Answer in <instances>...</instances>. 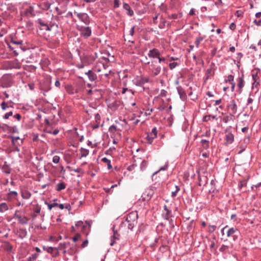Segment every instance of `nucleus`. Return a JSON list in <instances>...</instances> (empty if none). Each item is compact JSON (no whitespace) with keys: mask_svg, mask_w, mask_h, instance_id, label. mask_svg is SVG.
Masks as SVG:
<instances>
[{"mask_svg":"<svg viewBox=\"0 0 261 261\" xmlns=\"http://www.w3.org/2000/svg\"><path fill=\"white\" fill-rule=\"evenodd\" d=\"M138 214L136 212L129 213L126 217L125 225H127L129 229L132 230L137 224Z\"/></svg>","mask_w":261,"mask_h":261,"instance_id":"f257e3e1","label":"nucleus"},{"mask_svg":"<svg viewBox=\"0 0 261 261\" xmlns=\"http://www.w3.org/2000/svg\"><path fill=\"white\" fill-rule=\"evenodd\" d=\"M146 64L149 65L148 71L152 77L158 76L161 71V67L156 64V62L152 61L151 62H147Z\"/></svg>","mask_w":261,"mask_h":261,"instance_id":"f03ea898","label":"nucleus"},{"mask_svg":"<svg viewBox=\"0 0 261 261\" xmlns=\"http://www.w3.org/2000/svg\"><path fill=\"white\" fill-rule=\"evenodd\" d=\"M77 29L80 32L81 36L85 38H88L91 35L92 31L89 27L77 25Z\"/></svg>","mask_w":261,"mask_h":261,"instance_id":"7ed1b4c3","label":"nucleus"},{"mask_svg":"<svg viewBox=\"0 0 261 261\" xmlns=\"http://www.w3.org/2000/svg\"><path fill=\"white\" fill-rule=\"evenodd\" d=\"M157 133L158 131L156 128L155 127H153L151 132L149 133L146 137L148 143L150 144L153 143L154 139L157 137Z\"/></svg>","mask_w":261,"mask_h":261,"instance_id":"20e7f679","label":"nucleus"},{"mask_svg":"<svg viewBox=\"0 0 261 261\" xmlns=\"http://www.w3.org/2000/svg\"><path fill=\"white\" fill-rule=\"evenodd\" d=\"M36 22L39 24L40 26V29L47 31H51V27H50L48 23L46 22L45 20H43L41 18H38L36 20Z\"/></svg>","mask_w":261,"mask_h":261,"instance_id":"39448f33","label":"nucleus"},{"mask_svg":"<svg viewBox=\"0 0 261 261\" xmlns=\"http://www.w3.org/2000/svg\"><path fill=\"white\" fill-rule=\"evenodd\" d=\"M74 14H76L79 19L81 21L83 22L86 25H87L90 23V18L87 14L85 13H79L76 12H74Z\"/></svg>","mask_w":261,"mask_h":261,"instance_id":"423d86ee","label":"nucleus"},{"mask_svg":"<svg viewBox=\"0 0 261 261\" xmlns=\"http://www.w3.org/2000/svg\"><path fill=\"white\" fill-rule=\"evenodd\" d=\"M227 108L228 111L229 112V114H231L233 115L236 114L237 112L238 107L234 100H232L230 101V103H228L227 105Z\"/></svg>","mask_w":261,"mask_h":261,"instance_id":"0eeeda50","label":"nucleus"},{"mask_svg":"<svg viewBox=\"0 0 261 261\" xmlns=\"http://www.w3.org/2000/svg\"><path fill=\"white\" fill-rule=\"evenodd\" d=\"M148 56L150 58H156L159 57L160 55H161L160 52L156 48H153L152 49H150L147 54Z\"/></svg>","mask_w":261,"mask_h":261,"instance_id":"6e6552de","label":"nucleus"},{"mask_svg":"<svg viewBox=\"0 0 261 261\" xmlns=\"http://www.w3.org/2000/svg\"><path fill=\"white\" fill-rule=\"evenodd\" d=\"M176 89L180 98L183 101L186 100L187 98V96L184 89L181 86L177 87Z\"/></svg>","mask_w":261,"mask_h":261,"instance_id":"1a4fd4ad","label":"nucleus"},{"mask_svg":"<svg viewBox=\"0 0 261 261\" xmlns=\"http://www.w3.org/2000/svg\"><path fill=\"white\" fill-rule=\"evenodd\" d=\"M148 82L149 80L148 78L141 77L140 78L136 80L134 82V83L137 86H141L144 84L148 83Z\"/></svg>","mask_w":261,"mask_h":261,"instance_id":"9d476101","label":"nucleus"},{"mask_svg":"<svg viewBox=\"0 0 261 261\" xmlns=\"http://www.w3.org/2000/svg\"><path fill=\"white\" fill-rule=\"evenodd\" d=\"M112 229H113V234L111 237V241L110 243L111 246H113L115 241L117 240H119V234L117 233V231L115 230L114 226H113V227H112Z\"/></svg>","mask_w":261,"mask_h":261,"instance_id":"9b49d317","label":"nucleus"},{"mask_svg":"<svg viewBox=\"0 0 261 261\" xmlns=\"http://www.w3.org/2000/svg\"><path fill=\"white\" fill-rule=\"evenodd\" d=\"M225 140L226 141L225 144L226 145L231 144L234 141L233 135L230 132L227 133L225 135Z\"/></svg>","mask_w":261,"mask_h":261,"instance_id":"f8f14e48","label":"nucleus"},{"mask_svg":"<svg viewBox=\"0 0 261 261\" xmlns=\"http://www.w3.org/2000/svg\"><path fill=\"white\" fill-rule=\"evenodd\" d=\"M171 211L169 210L166 205L164 206V212L163 213V216L166 220H168L171 216Z\"/></svg>","mask_w":261,"mask_h":261,"instance_id":"ddd939ff","label":"nucleus"},{"mask_svg":"<svg viewBox=\"0 0 261 261\" xmlns=\"http://www.w3.org/2000/svg\"><path fill=\"white\" fill-rule=\"evenodd\" d=\"M85 74L88 75L89 80L92 82L94 81L97 79L96 74L91 70H89L88 72H86Z\"/></svg>","mask_w":261,"mask_h":261,"instance_id":"4468645a","label":"nucleus"},{"mask_svg":"<svg viewBox=\"0 0 261 261\" xmlns=\"http://www.w3.org/2000/svg\"><path fill=\"white\" fill-rule=\"evenodd\" d=\"M123 8L124 10L127 11V14L129 16H132L134 15V11L130 8V6L126 3H124Z\"/></svg>","mask_w":261,"mask_h":261,"instance_id":"2eb2a0df","label":"nucleus"},{"mask_svg":"<svg viewBox=\"0 0 261 261\" xmlns=\"http://www.w3.org/2000/svg\"><path fill=\"white\" fill-rule=\"evenodd\" d=\"M234 119V116L229 113V114L223 117L222 120L225 123H227L230 121H233Z\"/></svg>","mask_w":261,"mask_h":261,"instance_id":"dca6fc26","label":"nucleus"},{"mask_svg":"<svg viewBox=\"0 0 261 261\" xmlns=\"http://www.w3.org/2000/svg\"><path fill=\"white\" fill-rule=\"evenodd\" d=\"M70 243L68 242L60 243L58 247L59 250H64L69 247Z\"/></svg>","mask_w":261,"mask_h":261,"instance_id":"f3484780","label":"nucleus"},{"mask_svg":"<svg viewBox=\"0 0 261 261\" xmlns=\"http://www.w3.org/2000/svg\"><path fill=\"white\" fill-rule=\"evenodd\" d=\"M17 220L19 223L27 224L29 221V219L25 216L21 217L20 216V217H17Z\"/></svg>","mask_w":261,"mask_h":261,"instance_id":"a211bd4d","label":"nucleus"},{"mask_svg":"<svg viewBox=\"0 0 261 261\" xmlns=\"http://www.w3.org/2000/svg\"><path fill=\"white\" fill-rule=\"evenodd\" d=\"M236 233H238V229L234 227H231L228 230L227 232V236L228 237H230Z\"/></svg>","mask_w":261,"mask_h":261,"instance_id":"6ab92c4d","label":"nucleus"},{"mask_svg":"<svg viewBox=\"0 0 261 261\" xmlns=\"http://www.w3.org/2000/svg\"><path fill=\"white\" fill-rule=\"evenodd\" d=\"M22 42L23 41L22 40H18V41H15V40H12V41H11V43L13 44H15V45H19L20 47V49L21 50H22V51H24L25 50V48L24 46H22L21 45L22 44Z\"/></svg>","mask_w":261,"mask_h":261,"instance_id":"aec40b11","label":"nucleus"},{"mask_svg":"<svg viewBox=\"0 0 261 261\" xmlns=\"http://www.w3.org/2000/svg\"><path fill=\"white\" fill-rule=\"evenodd\" d=\"M205 38V36H199L197 37L195 41V44L197 48H198L200 42Z\"/></svg>","mask_w":261,"mask_h":261,"instance_id":"412c9836","label":"nucleus"},{"mask_svg":"<svg viewBox=\"0 0 261 261\" xmlns=\"http://www.w3.org/2000/svg\"><path fill=\"white\" fill-rule=\"evenodd\" d=\"M9 207L8 205L5 202L0 203V212L4 213L8 210Z\"/></svg>","mask_w":261,"mask_h":261,"instance_id":"4be33fe9","label":"nucleus"},{"mask_svg":"<svg viewBox=\"0 0 261 261\" xmlns=\"http://www.w3.org/2000/svg\"><path fill=\"white\" fill-rule=\"evenodd\" d=\"M65 188L66 184L64 182H61L57 185L56 190L57 191H60L62 190L65 189Z\"/></svg>","mask_w":261,"mask_h":261,"instance_id":"5701e85b","label":"nucleus"},{"mask_svg":"<svg viewBox=\"0 0 261 261\" xmlns=\"http://www.w3.org/2000/svg\"><path fill=\"white\" fill-rule=\"evenodd\" d=\"M201 144L203 149H207L209 148V141L206 139H202L201 140Z\"/></svg>","mask_w":261,"mask_h":261,"instance_id":"b1692460","label":"nucleus"},{"mask_svg":"<svg viewBox=\"0 0 261 261\" xmlns=\"http://www.w3.org/2000/svg\"><path fill=\"white\" fill-rule=\"evenodd\" d=\"M238 86L239 89H242L244 86V81L243 79V75L240 76L238 79Z\"/></svg>","mask_w":261,"mask_h":261,"instance_id":"393cba45","label":"nucleus"},{"mask_svg":"<svg viewBox=\"0 0 261 261\" xmlns=\"http://www.w3.org/2000/svg\"><path fill=\"white\" fill-rule=\"evenodd\" d=\"M3 172L5 173L6 174H10L11 172V169L9 167V166L6 164V163H5V164L3 165Z\"/></svg>","mask_w":261,"mask_h":261,"instance_id":"a878e982","label":"nucleus"},{"mask_svg":"<svg viewBox=\"0 0 261 261\" xmlns=\"http://www.w3.org/2000/svg\"><path fill=\"white\" fill-rule=\"evenodd\" d=\"M102 162L106 163L107 164V167L108 169H111L112 168V166L111 164V161L106 158H103L101 159Z\"/></svg>","mask_w":261,"mask_h":261,"instance_id":"bb28decb","label":"nucleus"},{"mask_svg":"<svg viewBox=\"0 0 261 261\" xmlns=\"http://www.w3.org/2000/svg\"><path fill=\"white\" fill-rule=\"evenodd\" d=\"M31 194L28 191H24L21 192V196L22 198L28 199L30 198Z\"/></svg>","mask_w":261,"mask_h":261,"instance_id":"cd10ccee","label":"nucleus"},{"mask_svg":"<svg viewBox=\"0 0 261 261\" xmlns=\"http://www.w3.org/2000/svg\"><path fill=\"white\" fill-rule=\"evenodd\" d=\"M216 116H214V115H205L203 117L202 121L203 122H207V121L210 120L211 118L213 119H216Z\"/></svg>","mask_w":261,"mask_h":261,"instance_id":"c85d7f7f","label":"nucleus"},{"mask_svg":"<svg viewBox=\"0 0 261 261\" xmlns=\"http://www.w3.org/2000/svg\"><path fill=\"white\" fill-rule=\"evenodd\" d=\"M18 232L20 237H21V238H24L25 237H26L27 234V231L26 229H20Z\"/></svg>","mask_w":261,"mask_h":261,"instance_id":"c756f323","label":"nucleus"},{"mask_svg":"<svg viewBox=\"0 0 261 261\" xmlns=\"http://www.w3.org/2000/svg\"><path fill=\"white\" fill-rule=\"evenodd\" d=\"M75 227L77 228H84L86 226L84 225L83 221H79L75 224Z\"/></svg>","mask_w":261,"mask_h":261,"instance_id":"7c9ffc66","label":"nucleus"},{"mask_svg":"<svg viewBox=\"0 0 261 261\" xmlns=\"http://www.w3.org/2000/svg\"><path fill=\"white\" fill-rule=\"evenodd\" d=\"M9 102H10V103H11V102H12V101H9V102H5V101H3V102L1 103V108H2V109L3 110H6L7 109V108H8V103H9Z\"/></svg>","mask_w":261,"mask_h":261,"instance_id":"2f4dec72","label":"nucleus"},{"mask_svg":"<svg viewBox=\"0 0 261 261\" xmlns=\"http://www.w3.org/2000/svg\"><path fill=\"white\" fill-rule=\"evenodd\" d=\"M60 160V156L58 155H55L53 158V162L57 164L59 162Z\"/></svg>","mask_w":261,"mask_h":261,"instance_id":"473e14b6","label":"nucleus"},{"mask_svg":"<svg viewBox=\"0 0 261 261\" xmlns=\"http://www.w3.org/2000/svg\"><path fill=\"white\" fill-rule=\"evenodd\" d=\"M216 225H209L208 226V231L211 233L214 232L215 230H216Z\"/></svg>","mask_w":261,"mask_h":261,"instance_id":"72a5a7b5","label":"nucleus"},{"mask_svg":"<svg viewBox=\"0 0 261 261\" xmlns=\"http://www.w3.org/2000/svg\"><path fill=\"white\" fill-rule=\"evenodd\" d=\"M178 65L176 62H172L169 64V66L171 70L173 69L176 67V66Z\"/></svg>","mask_w":261,"mask_h":261,"instance_id":"f704fd0d","label":"nucleus"},{"mask_svg":"<svg viewBox=\"0 0 261 261\" xmlns=\"http://www.w3.org/2000/svg\"><path fill=\"white\" fill-rule=\"evenodd\" d=\"M13 112L12 111L9 112L5 114V115L3 116V118L5 119H8L10 117V116H12Z\"/></svg>","mask_w":261,"mask_h":261,"instance_id":"c9c22d12","label":"nucleus"},{"mask_svg":"<svg viewBox=\"0 0 261 261\" xmlns=\"http://www.w3.org/2000/svg\"><path fill=\"white\" fill-rule=\"evenodd\" d=\"M158 59L159 60V63H161L162 62L167 63L166 60L164 57H161L160 55L158 58Z\"/></svg>","mask_w":261,"mask_h":261,"instance_id":"e433bc0d","label":"nucleus"},{"mask_svg":"<svg viewBox=\"0 0 261 261\" xmlns=\"http://www.w3.org/2000/svg\"><path fill=\"white\" fill-rule=\"evenodd\" d=\"M38 254L37 253H33L31 255V256L29 257L30 260H35L38 257Z\"/></svg>","mask_w":261,"mask_h":261,"instance_id":"4c0bfd02","label":"nucleus"},{"mask_svg":"<svg viewBox=\"0 0 261 261\" xmlns=\"http://www.w3.org/2000/svg\"><path fill=\"white\" fill-rule=\"evenodd\" d=\"M119 0H114V8L116 9L119 7Z\"/></svg>","mask_w":261,"mask_h":261,"instance_id":"58836bf2","label":"nucleus"},{"mask_svg":"<svg viewBox=\"0 0 261 261\" xmlns=\"http://www.w3.org/2000/svg\"><path fill=\"white\" fill-rule=\"evenodd\" d=\"M233 79H234V77L233 75H229L228 76H227V81L229 82L230 83H232L233 81Z\"/></svg>","mask_w":261,"mask_h":261,"instance_id":"ea45409f","label":"nucleus"},{"mask_svg":"<svg viewBox=\"0 0 261 261\" xmlns=\"http://www.w3.org/2000/svg\"><path fill=\"white\" fill-rule=\"evenodd\" d=\"M252 76V79L254 81L253 85H254L256 83V81H257V79L258 78V76H257V73H256L255 74H253Z\"/></svg>","mask_w":261,"mask_h":261,"instance_id":"a19ab883","label":"nucleus"},{"mask_svg":"<svg viewBox=\"0 0 261 261\" xmlns=\"http://www.w3.org/2000/svg\"><path fill=\"white\" fill-rule=\"evenodd\" d=\"M167 91H166L165 90L163 89V90H162L161 91V93L160 94V96L161 97H165L166 96V95H167Z\"/></svg>","mask_w":261,"mask_h":261,"instance_id":"79ce46f5","label":"nucleus"},{"mask_svg":"<svg viewBox=\"0 0 261 261\" xmlns=\"http://www.w3.org/2000/svg\"><path fill=\"white\" fill-rule=\"evenodd\" d=\"M11 86H12V83L11 82H8V83L4 82L3 83V86L4 88H8V87H11Z\"/></svg>","mask_w":261,"mask_h":261,"instance_id":"37998d69","label":"nucleus"},{"mask_svg":"<svg viewBox=\"0 0 261 261\" xmlns=\"http://www.w3.org/2000/svg\"><path fill=\"white\" fill-rule=\"evenodd\" d=\"M135 26H133L132 27L130 30L129 31V35H130V36H134L135 33Z\"/></svg>","mask_w":261,"mask_h":261,"instance_id":"c03bdc74","label":"nucleus"},{"mask_svg":"<svg viewBox=\"0 0 261 261\" xmlns=\"http://www.w3.org/2000/svg\"><path fill=\"white\" fill-rule=\"evenodd\" d=\"M80 237H81V235L80 234H79V233L76 234L75 235V236H74L72 239L73 242H76L79 239Z\"/></svg>","mask_w":261,"mask_h":261,"instance_id":"a18cd8bd","label":"nucleus"},{"mask_svg":"<svg viewBox=\"0 0 261 261\" xmlns=\"http://www.w3.org/2000/svg\"><path fill=\"white\" fill-rule=\"evenodd\" d=\"M168 17L169 18L171 19H177L178 17V15L176 14H172L171 15H169Z\"/></svg>","mask_w":261,"mask_h":261,"instance_id":"49530a36","label":"nucleus"},{"mask_svg":"<svg viewBox=\"0 0 261 261\" xmlns=\"http://www.w3.org/2000/svg\"><path fill=\"white\" fill-rule=\"evenodd\" d=\"M11 138L12 139V142L13 144H15V142L19 139V137H14V136H11Z\"/></svg>","mask_w":261,"mask_h":261,"instance_id":"de8ad7c7","label":"nucleus"},{"mask_svg":"<svg viewBox=\"0 0 261 261\" xmlns=\"http://www.w3.org/2000/svg\"><path fill=\"white\" fill-rule=\"evenodd\" d=\"M253 22L257 26H261V19L258 20L254 19Z\"/></svg>","mask_w":261,"mask_h":261,"instance_id":"09e8293b","label":"nucleus"},{"mask_svg":"<svg viewBox=\"0 0 261 261\" xmlns=\"http://www.w3.org/2000/svg\"><path fill=\"white\" fill-rule=\"evenodd\" d=\"M109 131L110 132H114L116 130V126L114 125H111L109 128Z\"/></svg>","mask_w":261,"mask_h":261,"instance_id":"8fccbe9b","label":"nucleus"},{"mask_svg":"<svg viewBox=\"0 0 261 261\" xmlns=\"http://www.w3.org/2000/svg\"><path fill=\"white\" fill-rule=\"evenodd\" d=\"M45 204H46L48 206V208L49 210H51V208L53 207V204L52 203H49L47 201L45 202Z\"/></svg>","mask_w":261,"mask_h":261,"instance_id":"3c124183","label":"nucleus"},{"mask_svg":"<svg viewBox=\"0 0 261 261\" xmlns=\"http://www.w3.org/2000/svg\"><path fill=\"white\" fill-rule=\"evenodd\" d=\"M229 29L231 30H234L236 29V24L232 22L229 25Z\"/></svg>","mask_w":261,"mask_h":261,"instance_id":"603ef678","label":"nucleus"},{"mask_svg":"<svg viewBox=\"0 0 261 261\" xmlns=\"http://www.w3.org/2000/svg\"><path fill=\"white\" fill-rule=\"evenodd\" d=\"M14 117L17 119L18 121H20L21 118V116L19 114H16L14 116Z\"/></svg>","mask_w":261,"mask_h":261,"instance_id":"864d4df0","label":"nucleus"},{"mask_svg":"<svg viewBox=\"0 0 261 261\" xmlns=\"http://www.w3.org/2000/svg\"><path fill=\"white\" fill-rule=\"evenodd\" d=\"M58 207H59L60 209L63 210V209H64V208H68V205H66V206H64V205L63 204H59V205H58Z\"/></svg>","mask_w":261,"mask_h":261,"instance_id":"5fc2aeb1","label":"nucleus"},{"mask_svg":"<svg viewBox=\"0 0 261 261\" xmlns=\"http://www.w3.org/2000/svg\"><path fill=\"white\" fill-rule=\"evenodd\" d=\"M168 166V163H166L165 165H164V166L161 167L160 168V170H166L167 169V167Z\"/></svg>","mask_w":261,"mask_h":261,"instance_id":"6e6d98bb","label":"nucleus"},{"mask_svg":"<svg viewBox=\"0 0 261 261\" xmlns=\"http://www.w3.org/2000/svg\"><path fill=\"white\" fill-rule=\"evenodd\" d=\"M88 240H85V241H84L83 242L82 244V247H83V248H84V247H86V246H87V245H88Z\"/></svg>","mask_w":261,"mask_h":261,"instance_id":"4d7b16f0","label":"nucleus"},{"mask_svg":"<svg viewBox=\"0 0 261 261\" xmlns=\"http://www.w3.org/2000/svg\"><path fill=\"white\" fill-rule=\"evenodd\" d=\"M180 189H178L176 190L175 191L172 192V196L175 197L177 195V193L179 191Z\"/></svg>","mask_w":261,"mask_h":261,"instance_id":"13d9d810","label":"nucleus"},{"mask_svg":"<svg viewBox=\"0 0 261 261\" xmlns=\"http://www.w3.org/2000/svg\"><path fill=\"white\" fill-rule=\"evenodd\" d=\"M9 195H13V198H15L17 195V193L16 191H11L9 193Z\"/></svg>","mask_w":261,"mask_h":261,"instance_id":"bf43d9fd","label":"nucleus"},{"mask_svg":"<svg viewBox=\"0 0 261 261\" xmlns=\"http://www.w3.org/2000/svg\"><path fill=\"white\" fill-rule=\"evenodd\" d=\"M88 150H85L84 152L82 154L81 157H86L88 154Z\"/></svg>","mask_w":261,"mask_h":261,"instance_id":"052dcab7","label":"nucleus"},{"mask_svg":"<svg viewBox=\"0 0 261 261\" xmlns=\"http://www.w3.org/2000/svg\"><path fill=\"white\" fill-rule=\"evenodd\" d=\"M9 48H10L11 50H13V52H14V53L15 54V55H16V56L18 55L19 53H18L16 50H14L13 47H12L11 45H9Z\"/></svg>","mask_w":261,"mask_h":261,"instance_id":"680f3d73","label":"nucleus"},{"mask_svg":"<svg viewBox=\"0 0 261 261\" xmlns=\"http://www.w3.org/2000/svg\"><path fill=\"white\" fill-rule=\"evenodd\" d=\"M237 233H236V234H234V235H233L231 237L233 239V240L234 241H236V240H237L238 238V234H237Z\"/></svg>","mask_w":261,"mask_h":261,"instance_id":"e2e57ef3","label":"nucleus"},{"mask_svg":"<svg viewBox=\"0 0 261 261\" xmlns=\"http://www.w3.org/2000/svg\"><path fill=\"white\" fill-rule=\"evenodd\" d=\"M55 85L57 87H60V82L59 80H57L56 82H55Z\"/></svg>","mask_w":261,"mask_h":261,"instance_id":"0e129e2a","label":"nucleus"},{"mask_svg":"<svg viewBox=\"0 0 261 261\" xmlns=\"http://www.w3.org/2000/svg\"><path fill=\"white\" fill-rule=\"evenodd\" d=\"M59 132V130L58 129H55L52 132V134L54 135H57Z\"/></svg>","mask_w":261,"mask_h":261,"instance_id":"69168bd1","label":"nucleus"},{"mask_svg":"<svg viewBox=\"0 0 261 261\" xmlns=\"http://www.w3.org/2000/svg\"><path fill=\"white\" fill-rule=\"evenodd\" d=\"M221 101H222L221 99L215 100V106H217V105H219L221 102Z\"/></svg>","mask_w":261,"mask_h":261,"instance_id":"338daca9","label":"nucleus"},{"mask_svg":"<svg viewBox=\"0 0 261 261\" xmlns=\"http://www.w3.org/2000/svg\"><path fill=\"white\" fill-rule=\"evenodd\" d=\"M195 13V9L192 8L190 10V12H189V15H194Z\"/></svg>","mask_w":261,"mask_h":261,"instance_id":"774afa93","label":"nucleus"}]
</instances>
